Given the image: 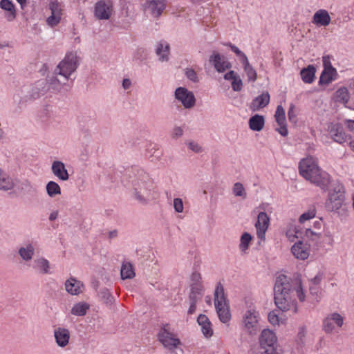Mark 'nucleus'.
Instances as JSON below:
<instances>
[{
    "instance_id": "obj_1",
    "label": "nucleus",
    "mask_w": 354,
    "mask_h": 354,
    "mask_svg": "<svg viewBox=\"0 0 354 354\" xmlns=\"http://www.w3.org/2000/svg\"><path fill=\"white\" fill-rule=\"evenodd\" d=\"M274 303L281 311L297 312L295 296L297 295L300 301L305 300V295L301 283H297L294 286L288 278L280 274L277 277L274 288Z\"/></svg>"
},
{
    "instance_id": "obj_2",
    "label": "nucleus",
    "mask_w": 354,
    "mask_h": 354,
    "mask_svg": "<svg viewBox=\"0 0 354 354\" xmlns=\"http://www.w3.org/2000/svg\"><path fill=\"white\" fill-rule=\"evenodd\" d=\"M299 171L305 179L322 189H326L330 183L329 175L318 167L316 160L313 157L304 158L299 162Z\"/></svg>"
},
{
    "instance_id": "obj_3",
    "label": "nucleus",
    "mask_w": 354,
    "mask_h": 354,
    "mask_svg": "<svg viewBox=\"0 0 354 354\" xmlns=\"http://www.w3.org/2000/svg\"><path fill=\"white\" fill-rule=\"evenodd\" d=\"M214 306L220 321L224 324L228 323L231 319L230 306L221 283H218L215 288Z\"/></svg>"
},
{
    "instance_id": "obj_4",
    "label": "nucleus",
    "mask_w": 354,
    "mask_h": 354,
    "mask_svg": "<svg viewBox=\"0 0 354 354\" xmlns=\"http://www.w3.org/2000/svg\"><path fill=\"white\" fill-rule=\"evenodd\" d=\"M261 315L259 312L252 306L247 308L243 314L241 326L243 330L251 335H255L261 329Z\"/></svg>"
},
{
    "instance_id": "obj_5",
    "label": "nucleus",
    "mask_w": 354,
    "mask_h": 354,
    "mask_svg": "<svg viewBox=\"0 0 354 354\" xmlns=\"http://www.w3.org/2000/svg\"><path fill=\"white\" fill-rule=\"evenodd\" d=\"M149 174L142 169L138 170V177L133 182L134 196L135 198L142 204L147 203V197L149 193Z\"/></svg>"
},
{
    "instance_id": "obj_6",
    "label": "nucleus",
    "mask_w": 354,
    "mask_h": 354,
    "mask_svg": "<svg viewBox=\"0 0 354 354\" xmlns=\"http://www.w3.org/2000/svg\"><path fill=\"white\" fill-rule=\"evenodd\" d=\"M79 65V59L76 53H67L55 69V74L63 76L66 80H68L73 73L77 68Z\"/></svg>"
},
{
    "instance_id": "obj_7",
    "label": "nucleus",
    "mask_w": 354,
    "mask_h": 354,
    "mask_svg": "<svg viewBox=\"0 0 354 354\" xmlns=\"http://www.w3.org/2000/svg\"><path fill=\"white\" fill-rule=\"evenodd\" d=\"M158 338L163 346L169 351H174L181 345V341L178 335L174 333L169 324L162 326L158 333Z\"/></svg>"
},
{
    "instance_id": "obj_8",
    "label": "nucleus",
    "mask_w": 354,
    "mask_h": 354,
    "mask_svg": "<svg viewBox=\"0 0 354 354\" xmlns=\"http://www.w3.org/2000/svg\"><path fill=\"white\" fill-rule=\"evenodd\" d=\"M277 336L275 333L269 330L264 329L261 332L259 337V342L261 348L263 350V354H277L279 352L277 351Z\"/></svg>"
},
{
    "instance_id": "obj_9",
    "label": "nucleus",
    "mask_w": 354,
    "mask_h": 354,
    "mask_svg": "<svg viewBox=\"0 0 354 354\" xmlns=\"http://www.w3.org/2000/svg\"><path fill=\"white\" fill-rule=\"evenodd\" d=\"M344 190L340 186H337L330 192L326 201V207L334 212L338 211L344 204Z\"/></svg>"
},
{
    "instance_id": "obj_10",
    "label": "nucleus",
    "mask_w": 354,
    "mask_h": 354,
    "mask_svg": "<svg viewBox=\"0 0 354 354\" xmlns=\"http://www.w3.org/2000/svg\"><path fill=\"white\" fill-rule=\"evenodd\" d=\"M344 317L337 313H333L327 315L323 320L322 328L326 333L337 332L343 326Z\"/></svg>"
},
{
    "instance_id": "obj_11",
    "label": "nucleus",
    "mask_w": 354,
    "mask_h": 354,
    "mask_svg": "<svg viewBox=\"0 0 354 354\" xmlns=\"http://www.w3.org/2000/svg\"><path fill=\"white\" fill-rule=\"evenodd\" d=\"M174 96L185 109H192L196 104V97L193 92L185 87L177 88L175 91Z\"/></svg>"
},
{
    "instance_id": "obj_12",
    "label": "nucleus",
    "mask_w": 354,
    "mask_h": 354,
    "mask_svg": "<svg viewBox=\"0 0 354 354\" xmlns=\"http://www.w3.org/2000/svg\"><path fill=\"white\" fill-rule=\"evenodd\" d=\"M64 6L58 1H53L49 3L51 15L46 19L47 24L50 27L57 26L61 21Z\"/></svg>"
},
{
    "instance_id": "obj_13",
    "label": "nucleus",
    "mask_w": 354,
    "mask_h": 354,
    "mask_svg": "<svg viewBox=\"0 0 354 354\" xmlns=\"http://www.w3.org/2000/svg\"><path fill=\"white\" fill-rule=\"evenodd\" d=\"M209 62L219 73H223L232 68L230 62L224 55L216 51H214L209 56Z\"/></svg>"
},
{
    "instance_id": "obj_14",
    "label": "nucleus",
    "mask_w": 354,
    "mask_h": 354,
    "mask_svg": "<svg viewBox=\"0 0 354 354\" xmlns=\"http://www.w3.org/2000/svg\"><path fill=\"white\" fill-rule=\"evenodd\" d=\"M145 9L153 17H159L167 6L166 0H149L145 4Z\"/></svg>"
},
{
    "instance_id": "obj_15",
    "label": "nucleus",
    "mask_w": 354,
    "mask_h": 354,
    "mask_svg": "<svg viewBox=\"0 0 354 354\" xmlns=\"http://www.w3.org/2000/svg\"><path fill=\"white\" fill-rule=\"evenodd\" d=\"M328 131L330 138L339 144H344L351 139V136L344 132L343 127L339 124H332Z\"/></svg>"
},
{
    "instance_id": "obj_16",
    "label": "nucleus",
    "mask_w": 354,
    "mask_h": 354,
    "mask_svg": "<svg viewBox=\"0 0 354 354\" xmlns=\"http://www.w3.org/2000/svg\"><path fill=\"white\" fill-rule=\"evenodd\" d=\"M270 224V218L266 212H261L258 214L257 221L255 223L257 237L265 239V234Z\"/></svg>"
},
{
    "instance_id": "obj_17",
    "label": "nucleus",
    "mask_w": 354,
    "mask_h": 354,
    "mask_svg": "<svg viewBox=\"0 0 354 354\" xmlns=\"http://www.w3.org/2000/svg\"><path fill=\"white\" fill-rule=\"evenodd\" d=\"M291 252L295 258L305 260L310 255V246L306 243L299 241L292 246Z\"/></svg>"
},
{
    "instance_id": "obj_18",
    "label": "nucleus",
    "mask_w": 354,
    "mask_h": 354,
    "mask_svg": "<svg viewBox=\"0 0 354 354\" xmlns=\"http://www.w3.org/2000/svg\"><path fill=\"white\" fill-rule=\"evenodd\" d=\"M274 117L277 123L279 126V128L276 129V131H278L282 136H286L288 133V131L286 125L285 110L282 106H277Z\"/></svg>"
},
{
    "instance_id": "obj_19",
    "label": "nucleus",
    "mask_w": 354,
    "mask_h": 354,
    "mask_svg": "<svg viewBox=\"0 0 354 354\" xmlns=\"http://www.w3.org/2000/svg\"><path fill=\"white\" fill-rule=\"evenodd\" d=\"M53 333L55 342L58 346L64 348L68 344L71 333L68 328L57 327L54 330Z\"/></svg>"
},
{
    "instance_id": "obj_20",
    "label": "nucleus",
    "mask_w": 354,
    "mask_h": 354,
    "mask_svg": "<svg viewBox=\"0 0 354 354\" xmlns=\"http://www.w3.org/2000/svg\"><path fill=\"white\" fill-rule=\"evenodd\" d=\"M334 100L336 102L343 104L346 108L350 109V106L352 105L353 102L350 100V93L348 89L345 86L339 88L333 95Z\"/></svg>"
},
{
    "instance_id": "obj_21",
    "label": "nucleus",
    "mask_w": 354,
    "mask_h": 354,
    "mask_svg": "<svg viewBox=\"0 0 354 354\" xmlns=\"http://www.w3.org/2000/svg\"><path fill=\"white\" fill-rule=\"evenodd\" d=\"M65 289L71 295H78L84 290V286L81 281L71 277L65 282Z\"/></svg>"
},
{
    "instance_id": "obj_22",
    "label": "nucleus",
    "mask_w": 354,
    "mask_h": 354,
    "mask_svg": "<svg viewBox=\"0 0 354 354\" xmlns=\"http://www.w3.org/2000/svg\"><path fill=\"white\" fill-rule=\"evenodd\" d=\"M51 170L54 176L59 180L66 181L69 179L68 170L63 162L59 160L53 161L51 165Z\"/></svg>"
},
{
    "instance_id": "obj_23",
    "label": "nucleus",
    "mask_w": 354,
    "mask_h": 354,
    "mask_svg": "<svg viewBox=\"0 0 354 354\" xmlns=\"http://www.w3.org/2000/svg\"><path fill=\"white\" fill-rule=\"evenodd\" d=\"M112 6L103 1H98L95 6V15L99 19H108L111 17Z\"/></svg>"
},
{
    "instance_id": "obj_24",
    "label": "nucleus",
    "mask_w": 354,
    "mask_h": 354,
    "mask_svg": "<svg viewBox=\"0 0 354 354\" xmlns=\"http://www.w3.org/2000/svg\"><path fill=\"white\" fill-rule=\"evenodd\" d=\"M331 21L328 12L324 9H319L313 15L312 22L318 26H327Z\"/></svg>"
},
{
    "instance_id": "obj_25",
    "label": "nucleus",
    "mask_w": 354,
    "mask_h": 354,
    "mask_svg": "<svg viewBox=\"0 0 354 354\" xmlns=\"http://www.w3.org/2000/svg\"><path fill=\"white\" fill-rule=\"evenodd\" d=\"M156 54L161 62H167L170 54L169 44L165 41H160L157 43Z\"/></svg>"
},
{
    "instance_id": "obj_26",
    "label": "nucleus",
    "mask_w": 354,
    "mask_h": 354,
    "mask_svg": "<svg viewBox=\"0 0 354 354\" xmlns=\"http://www.w3.org/2000/svg\"><path fill=\"white\" fill-rule=\"evenodd\" d=\"M197 322L201 327V331L205 337H210L213 335L212 323L209 318L203 314L199 315Z\"/></svg>"
},
{
    "instance_id": "obj_27",
    "label": "nucleus",
    "mask_w": 354,
    "mask_h": 354,
    "mask_svg": "<svg viewBox=\"0 0 354 354\" xmlns=\"http://www.w3.org/2000/svg\"><path fill=\"white\" fill-rule=\"evenodd\" d=\"M270 102V95L268 92L263 93L257 97H255L250 105V109L253 111H259V109L266 106Z\"/></svg>"
},
{
    "instance_id": "obj_28",
    "label": "nucleus",
    "mask_w": 354,
    "mask_h": 354,
    "mask_svg": "<svg viewBox=\"0 0 354 354\" xmlns=\"http://www.w3.org/2000/svg\"><path fill=\"white\" fill-rule=\"evenodd\" d=\"M32 268L39 273L46 274H50V265L48 259L44 257H39L34 260Z\"/></svg>"
},
{
    "instance_id": "obj_29",
    "label": "nucleus",
    "mask_w": 354,
    "mask_h": 354,
    "mask_svg": "<svg viewBox=\"0 0 354 354\" xmlns=\"http://www.w3.org/2000/svg\"><path fill=\"white\" fill-rule=\"evenodd\" d=\"M337 75L336 69H324L319 80V85L329 84L337 79Z\"/></svg>"
},
{
    "instance_id": "obj_30",
    "label": "nucleus",
    "mask_w": 354,
    "mask_h": 354,
    "mask_svg": "<svg viewBox=\"0 0 354 354\" xmlns=\"http://www.w3.org/2000/svg\"><path fill=\"white\" fill-rule=\"evenodd\" d=\"M0 8L8 12L5 17L8 21H12L16 18V11L14 4L11 1L1 0L0 1Z\"/></svg>"
},
{
    "instance_id": "obj_31",
    "label": "nucleus",
    "mask_w": 354,
    "mask_h": 354,
    "mask_svg": "<svg viewBox=\"0 0 354 354\" xmlns=\"http://www.w3.org/2000/svg\"><path fill=\"white\" fill-rule=\"evenodd\" d=\"M35 247L32 243H27L19 248L18 253L25 261H30L35 254Z\"/></svg>"
},
{
    "instance_id": "obj_32",
    "label": "nucleus",
    "mask_w": 354,
    "mask_h": 354,
    "mask_svg": "<svg viewBox=\"0 0 354 354\" xmlns=\"http://www.w3.org/2000/svg\"><path fill=\"white\" fill-rule=\"evenodd\" d=\"M248 124L251 130L260 131L263 129L265 124L264 117L263 115L256 114L250 118Z\"/></svg>"
},
{
    "instance_id": "obj_33",
    "label": "nucleus",
    "mask_w": 354,
    "mask_h": 354,
    "mask_svg": "<svg viewBox=\"0 0 354 354\" xmlns=\"http://www.w3.org/2000/svg\"><path fill=\"white\" fill-rule=\"evenodd\" d=\"M203 286L202 283L191 284L190 293L189 295V301L198 302L203 296Z\"/></svg>"
},
{
    "instance_id": "obj_34",
    "label": "nucleus",
    "mask_w": 354,
    "mask_h": 354,
    "mask_svg": "<svg viewBox=\"0 0 354 354\" xmlns=\"http://www.w3.org/2000/svg\"><path fill=\"white\" fill-rule=\"evenodd\" d=\"M316 69L313 65H309L307 68H303L300 75L302 80L307 84H311L315 80Z\"/></svg>"
},
{
    "instance_id": "obj_35",
    "label": "nucleus",
    "mask_w": 354,
    "mask_h": 354,
    "mask_svg": "<svg viewBox=\"0 0 354 354\" xmlns=\"http://www.w3.org/2000/svg\"><path fill=\"white\" fill-rule=\"evenodd\" d=\"M89 308L90 305L88 304L86 302L81 301L73 305L71 310V313L75 316L82 317L86 314Z\"/></svg>"
},
{
    "instance_id": "obj_36",
    "label": "nucleus",
    "mask_w": 354,
    "mask_h": 354,
    "mask_svg": "<svg viewBox=\"0 0 354 354\" xmlns=\"http://www.w3.org/2000/svg\"><path fill=\"white\" fill-rule=\"evenodd\" d=\"M15 185L14 179L3 174L0 169V189L10 190L14 188Z\"/></svg>"
},
{
    "instance_id": "obj_37",
    "label": "nucleus",
    "mask_w": 354,
    "mask_h": 354,
    "mask_svg": "<svg viewBox=\"0 0 354 354\" xmlns=\"http://www.w3.org/2000/svg\"><path fill=\"white\" fill-rule=\"evenodd\" d=\"M120 275L122 279L133 278L136 274L133 265L129 262L124 261L121 266Z\"/></svg>"
},
{
    "instance_id": "obj_38",
    "label": "nucleus",
    "mask_w": 354,
    "mask_h": 354,
    "mask_svg": "<svg viewBox=\"0 0 354 354\" xmlns=\"http://www.w3.org/2000/svg\"><path fill=\"white\" fill-rule=\"evenodd\" d=\"M46 190L48 196L50 198H54L62 193L61 187L58 183L52 180L46 184Z\"/></svg>"
},
{
    "instance_id": "obj_39",
    "label": "nucleus",
    "mask_w": 354,
    "mask_h": 354,
    "mask_svg": "<svg viewBox=\"0 0 354 354\" xmlns=\"http://www.w3.org/2000/svg\"><path fill=\"white\" fill-rule=\"evenodd\" d=\"M243 66L244 71L247 75L248 81L250 82H255L257 77V74L254 68L249 63L248 59L244 61L241 63Z\"/></svg>"
},
{
    "instance_id": "obj_40",
    "label": "nucleus",
    "mask_w": 354,
    "mask_h": 354,
    "mask_svg": "<svg viewBox=\"0 0 354 354\" xmlns=\"http://www.w3.org/2000/svg\"><path fill=\"white\" fill-rule=\"evenodd\" d=\"M252 240V236L248 233L244 232L241 236V243L239 245V248L243 252H245L248 249L249 244Z\"/></svg>"
},
{
    "instance_id": "obj_41",
    "label": "nucleus",
    "mask_w": 354,
    "mask_h": 354,
    "mask_svg": "<svg viewBox=\"0 0 354 354\" xmlns=\"http://www.w3.org/2000/svg\"><path fill=\"white\" fill-rule=\"evenodd\" d=\"M315 216V207H311L307 212H305L299 216V221L300 223H305L307 221L314 218Z\"/></svg>"
},
{
    "instance_id": "obj_42",
    "label": "nucleus",
    "mask_w": 354,
    "mask_h": 354,
    "mask_svg": "<svg viewBox=\"0 0 354 354\" xmlns=\"http://www.w3.org/2000/svg\"><path fill=\"white\" fill-rule=\"evenodd\" d=\"M225 46H229L231 49V50L235 53V55L239 57V59L241 63L243 62L244 61L248 59L246 55L242 52L237 46L232 44L230 42L226 43L224 44Z\"/></svg>"
},
{
    "instance_id": "obj_43",
    "label": "nucleus",
    "mask_w": 354,
    "mask_h": 354,
    "mask_svg": "<svg viewBox=\"0 0 354 354\" xmlns=\"http://www.w3.org/2000/svg\"><path fill=\"white\" fill-rule=\"evenodd\" d=\"M45 81L44 80H39L38 81L35 86L34 87L33 90H37L35 92H34L32 95V97L37 98L40 96V95H44L45 93Z\"/></svg>"
},
{
    "instance_id": "obj_44",
    "label": "nucleus",
    "mask_w": 354,
    "mask_h": 354,
    "mask_svg": "<svg viewBox=\"0 0 354 354\" xmlns=\"http://www.w3.org/2000/svg\"><path fill=\"white\" fill-rule=\"evenodd\" d=\"M232 192L236 196H240L243 198H245L247 196L243 185L241 183H236L234 185Z\"/></svg>"
},
{
    "instance_id": "obj_45",
    "label": "nucleus",
    "mask_w": 354,
    "mask_h": 354,
    "mask_svg": "<svg viewBox=\"0 0 354 354\" xmlns=\"http://www.w3.org/2000/svg\"><path fill=\"white\" fill-rule=\"evenodd\" d=\"M304 236L309 240L317 242L321 237V234L316 231H313L310 228H306L304 231Z\"/></svg>"
},
{
    "instance_id": "obj_46",
    "label": "nucleus",
    "mask_w": 354,
    "mask_h": 354,
    "mask_svg": "<svg viewBox=\"0 0 354 354\" xmlns=\"http://www.w3.org/2000/svg\"><path fill=\"white\" fill-rule=\"evenodd\" d=\"M231 84L234 91H240L243 88V82L239 75L232 81Z\"/></svg>"
},
{
    "instance_id": "obj_47",
    "label": "nucleus",
    "mask_w": 354,
    "mask_h": 354,
    "mask_svg": "<svg viewBox=\"0 0 354 354\" xmlns=\"http://www.w3.org/2000/svg\"><path fill=\"white\" fill-rule=\"evenodd\" d=\"M310 293L314 297L315 299L318 301L322 296V290L319 286L311 285L309 288Z\"/></svg>"
},
{
    "instance_id": "obj_48",
    "label": "nucleus",
    "mask_w": 354,
    "mask_h": 354,
    "mask_svg": "<svg viewBox=\"0 0 354 354\" xmlns=\"http://www.w3.org/2000/svg\"><path fill=\"white\" fill-rule=\"evenodd\" d=\"M173 206L176 212L182 213L183 212L184 205L181 198H175L173 201Z\"/></svg>"
},
{
    "instance_id": "obj_49",
    "label": "nucleus",
    "mask_w": 354,
    "mask_h": 354,
    "mask_svg": "<svg viewBox=\"0 0 354 354\" xmlns=\"http://www.w3.org/2000/svg\"><path fill=\"white\" fill-rule=\"evenodd\" d=\"M186 77L194 82H198V77L196 72L192 68H186L185 70Z\"/></svg>"
},
{
    "instance_id": "obj_50",
    "label": "nucleus",
    "mask_w": 354,
    "mask_h": 354,
    "mask_svg": "<svg viewBox=\"0 0 354 354\" xmlns=\"http://www.w3.org/2000/svg\"><path fill=\"white\" fill-rule=\"evenodd\" d=\"M183 129L181 127H174L171 133L172 139L176 140L183 135Z\"/></svg>"
},
{
    "instance_id": "obj_51",
    "label": "nucleus",
    "mask_w": 354,
    "mask_h": 354,
    "mask_svg": "<svg viewBox=\"0 0 354 354\" xmlns=\"http://www.w3.org/2000/svg\"><path fill=\"white\" fill-rule=\"evenodd\" d=\"M46 81L49 84V86L53 89H58V86L61 85L60 81L56 76L48 77Z\"/></svg>"
},
{
    "instance_id": "obj_52",
    "label": "nucleus",
    "mask_w": 354,
    "mask_h": 354,
    "mask_svg": "<svg viewBox=\"0 0 354 354\" xmlns=\"http://www.w3.org/2000/svg\"><path fill=\"white\" fill-rule=\"evenodd\" d=\"M146 53L144 49L139 48L138 49L133 55V58L136 60L142 61L146 59Z\"/></svg>"
},
{
    "instance_id": "obj_53",
    "label": "nucleus",
    "mask_w": 354,
    "mask_h": 354,
    "mask_svg": "<svg viewBox=\"0 0 354 354\" xmlns=\"http://www.w3.org/2000/svg\"><path fill=\"white\" fill-rule=\"evenodd\" d=\"M322 62H323V66L324 69H336L332 66L331 62H330V57L329 55H325L322 57Z\"/></svg>"
},
{
    "instance_id": "obj_54",
    "label": "nucleus",
    "mask_w": 354,
    "mask_h": 354,
    "mask_svg": "<svg viewBox=\"0 0 354 354\" xmlns=\"http://www.w3.org/2000/svg\"><path fill=\"white\" fill-rule=\"evenodd\" d=\"M268 320L270 323L272 325L279 324V317L278 315L274 311L269 313Z\"/></svg>"
},
{
    "instance_id": "obj_55",
    "label": "nucleus",
    "mask_w": 354,
    "mask_h": 354,
    "mask_svg": "<svg viewBox=\"0 0 354 354\" xmlns=\"http://www.w3.org/2000/svg\"><path fill=\"white\" fill-rule=\"evenodd\" d=\"M323 276L322 274L318 272L313 278L310 279L311 285L313 286H319L322 280Z\"/></svg>"
},
{
    "instance_id": "obj_56",
    "label": "nucleus",
    "mask_w": 354,
    "mask_h": 354,
    "mask_svg": "<svg viewBox=\"0 0 354 354\" xmlns=\"http://www.w3.org/2000/svg\"><path fill=\"white\" fill-rule=\"evenodd\" d=\"M191 280L192 281V284H198L201 283V275L198 272H194L192 274Z\"/></svg>"
},
{
    "instance_id": "obj_57",
    "label": "nucleus",
    "mask_w": 354,
    "mask_h": 354,
    "mask_svg": "<svg viewBox=\"0 0 354 354\" xmlns=\"http://www.w3.org/2000/svg\"><path fill=\"white\" fill-rule=\"evenodd\" d=\"M306 334V328L305 326H301L299 328L298 333H297V339L299 342H303L304 339Z\"/></svg>"
},
{
    "instance_id": "obj_58",
    "label": "nucleus",
    "mask_w": 354,
    "mask_h": 354,
    "mask_svg": "<svg viewBox=\"0 0 354 354\" xmlns=\"http://www.w3.org/2000/svg\"><path fill=\"white\" fill-rule=\"evenodd\" d=\"M295 105L293 104H291L290 105V108L288 112V115L290 121L295 122L296 120V115L295 113Z\"/></svg>"
},
{
    "instance_id": "obj_59",
    "label": "nucleus",
    "mask_w": 354,
    "mask_h": 354,
    "mask_svg": "<svg viewBox=\"0 0 354 354\" xmlns=\"http://www.w3.org/2000/svg\"><path fill=\"white\" fill-rule=\"evenodd\" d=\"M188 147L189 149L196 153L201 151V147L194 142H190L188 144Z\"/></svg>"
},
{
    "instance_id": "obj_60",
    "label": "nucleus",
    "mask_w": 354,
    "mask_h": 354,
    "mask_svg": "<svg viewBox=\"0 0 354 354\" xmlns=\"http://www.w3.org/2000/svg\"><path fill=\"white\" fill-rule=\"evenodd\" d=\"M237 75H238V73H236L235 71H230L229 72L226 73L224 75V79L225 80L232 81L235 78V77H236Z\"/></svg>"
},
{
    "instance_id": "obj_61",
    "label": "nucleus",
    "mask_w": 354,
    "mask_h": 354,
    "mask_svg": "<svg viewBox=\"0 0 354 354\" xmlns=\"http://www.w3.org/2000/svg\"><path fill=\"white\" fill-rule=\"evenodd\" d=\"M189 303H190V305H189V308L188 309L187 313L189 315H192L196 311L197 302L189 301Z\"/></svg>"
},
{
    "instance_id": "obj_62",
    "label": "nucleus",
    "mask_w": 354,
    "mask_h": 354,
    "mask_svg": "<svg viewBox=\"0 0 354 354\" xmlns=\"http://www.w3.org/2000/svg\"><path fill=\"white\" fill-rule=\"evenodd\" d=\"M131 86V81L129 78H124L122 81V87L124 90L129 89Z\"/></svg>"
},
{
    "instance_id": "obj_63",
    "label": "nucleus",
    "mask_w": 354,
    "mask_h": 354,
    "mask_svg": "<svg viewBox=\"0 0 354 354\" xmlns=\"http://www.w3.org/2000/svg\"><path fill=\"white\" fill-rule=\"evenodd\" d=\"M100 295L104 298H106L107 300L110 301V298L111 297V295L107 289L104 288V289L100 291Z\"/></svg>"
},
{
    "instance_id": "obj_64",
    "label": "nucleus",
    "mask_w": 354,
    "mask_h": 354,
    "mask_svg": "<svg viewBox=\"0 0 354 354\" xmlns=\"http://www.w3.org/2000/svg\"><path fill=\"white\" fill-rule=\"evenodd\" d=\"M345 123H346V128L348 130H350L351 131H354V120H346Z\"/></svg>"
}]
</instances>
